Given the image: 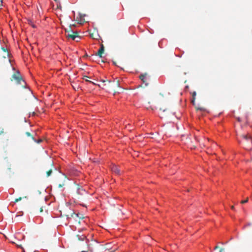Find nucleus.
<instances>
[{
	"label": "nucleus",
	"mask_w": 252,
	"mask_h": 252,
	"mask_svg": "<svg viewBox=\"0 0 252 252\" xmlns=\"http://www.w3.org/2000/svg\"><path fill=\"white\" fill-rule=\"evenodd\" d=\"M218 248V246H216L215 248H214V250L217 249Z\"/></svg>",
	"instance_id": "20"
},
{
	"label": "nucleus",
	"mask_w": 252,
	"mask_h": 252,
	"mask_svg": "<svg viewBox=\"0 0 252 252\" xmlns=\"http://www.w3.org/2000/svg\"><path fill=\"white\" fill-rule=\"evenodd\" d=\"M248 201V198L246 199H245V200H242L241 201V203L242 204H243V203H245L246 202H247Z\"/></svg>",
	"instance_id": "14"
},
{
	"label": "nucleus",
	"mask_w": 252,
	"mask_h": 252,
	"mask_svg": "<svg viewBox=\"0 0 252 252\" xmlns=\"http://www.w3.org/2000/svg\"><path fill=\"white\" fill-rule=\"evenodd\" d=\"M26 134L29 136H30L31 135V134L29 132H27Z\"/></svg>",
	"instance_id": "19"
},
{
	"label": "nucleus",
	"mask_w": 252,
	"mask_h": 252,
	"mask_svg": "<svg viewBox=\"0 0 252 252\" xmlns=\"http://www.w3.org/2000/svg\"><path fill=\"white\" fill-rule=\"evenodd\" d=\"M231 209H232V210H234V206H231Z\"/></svg>",
	"instance_id": "22"
},
{
	"label": "nucleus",
	"mask_w": 252,
	"mask_h": 252,
	"mask_svg": "<svg viewBox=\"0 0 252 252\" xmlns=\"http://www.w3.org/2000/svg\"><path fill=\"white\" fill-rule=\"evenodd\" d=\"M21 198H20L19 199H16V202H17V201H18L19 200H21Z\"/></svg>",
	"instance_id": "21"
},
{
	"label": "nucleus",
	"mask_w": 252,
	"mask_h": 252,
	"mask_svg": "<svg viewBox=\"0 0 252 252\" xmlns=\"http://www.w3.org/2000/svg\"><path fill=\"white\" fill-rule=\"evenodd\" d=\"M73 215H75L76 217H79V213H76L75 212H73L72 213V214L71 215V216L72 217H74Z\"/></svg>",
	"instance_id": "11"
},
{
	"label": "nucleus",
	"mask_w": 252,
	"mask_h": 252,
	"mask_svg": "<svg viewBox=\"0 0 252 252\" xmlns=\"http://www.w3.org/2000/svg\"><path fill=\"white\" fill-rule=\"evenodd\" d=\"M244 139L246 140H249L251 143H252V138L251 136L245 135Z\"/></svg>",
	"instance_id": "6"
},
{
	"label": "nucleus",
	"mask_w": 252,
	"mask_h": 252,
	"mask_svg": "<svg viewBox=\"0 0 252 252\" xmlns=\"http://www.w3.org/2000/svg\"><path fill=\"white\" fill-rule=\"evenodd\" d=\"M224 251V249H221L220 250V252H223Z\"/></svg>",
	"instance_id": "18"
},
{
	"label": "nucleus",
	"mask_w": 252,
	"mask_h": 252,
	"mask_svg": "<svg viewBox=\"0 0 252 252\" xmlns=\"http://www.w3.org/2000/svg\"><path fill=\"white\" fill-rule=\"evenodd\" d=\"M77 237H78L79 240H82V241H83L86 239V236L84 235H82L81 236L79 235H78Z\"/></svg>",
	"instance_id": "7"
},
{
	"label": "nucleus",
	"mask_w": 252,
	"mask_h": 252,
	"mask_svg": "<svg viewBox=\"0 0 252 252\" xmlns=\"http://www.w3.org/2000/svg\"><path fill=\"white\" fill-rule=\"evenodd\" d=\"M197 110H199L201 111H205V109L204 108H200V107H199V108H197Z\"/></svg>",
	"instance_id": "15"
},
{
	"label": "nucleus",
	"mask_w": 252,
	"mask_h": 252,
	"mask_svg": "<svg viewBox=\"0 0 252 252\" xmlns=\"http://www.w3.org/2000/svg\"><path fill=\"white\" fill-rule=\"evenodd\" d=\"M104 52V47L103 46H102L99 50L98 51V55L100 57H102L101 55Z\"/></svg>",
	"instance_id": "5"
},
{
	"label": "nucleus",
	"mask_w": 252,
	"mask_h": 252,
	"mask_svg": "<svg viewBox=\"0 0 252 252\" xmlns=\"http://www.w3.org/2000/svg\"><path fill=\"white\" fill-rule=\"evenodd\" d=\"M74 32L71 31V32L69 31H65V35L68 39H75L76 38H78V36L73 34Z\"/></svg>",
	"instance_id": "3"
},
{
	"label": "nucleus",
	"mask_w": 252,
	"mask_h": 252,
	"mask_svg": "<svg viewBox=\"0 0 252 252\" xmlns=\"http://www.w3.org/2000/svg\"><path fill=\"white\" fill-rule=\"evenodd\" d=\"M13 78L17 81V82L18 84H22V82H23L24 84H26L24 80L22 79L21 78V75L19 71H17L16 73L14 74L13 75Z\"/></svg>",
	"instance_id": "1"
},
{
	"label": "nucleus",
	"mask_w": 252,
	"mask_h": 252,
	"mask_svg": "<svg viewBox=\"0 0 252 252\" xmlns=\"http://www.w3.org/2000/svg\"><path fill=\"white\" fill-rule=\"evenodd\" d=\"M2 132H3V131H1V132L0 133V134H1Z\"/></svg>",
	"instance_id": "24"
},
{
	"label": "nucleus",
	"mask_w": 252,
	"mask_h": 252,
	"mask_svg": "<svg viewBox=\"0 0 252 252\" xmlns=\"http://www.w3.org/2000/svg\"><path fill=\"white\" fill-rule=\"evenodd\" d=\"M111 169L113 173L116 175H120L121 174L122 171L119 169V167L115 164L111 166Z\"/></svg>",
	"instance_id": "2"
},
{
	"label": "nucleus",
	"mask_w": 252,
	"mask_h": 252,
	"mask_svg": "<svg viewBox=\"0 0 252 252\" xmlns=\"http://www.w3.org/2000/svg\"><path fill=\"white\" fill-rule=\"evenodd\" d=\"M82 205L83 206H84V207H86V206H85V205H84V204H82Z\"/></svg>",
	"instance_id": "23"
},
{
	"label": "nucleus",
	"mask_w": 252,
	"mask_h": 252,
	"mask_svg": "<svg viewBox=\"0 0 252 252\" xmlns=\"http://www.w3.org/2000/svg\"><path fill=\"white\" fill-rule=\"evenodd\" d=\"M28 24L30 26H31L32 28H36L35 25H34L33 24V23L32 22V20H28Z\"/></svg>",
	"instance_id": "9"
},
{
	"label": "nucleus",
	"mask_w": 252,
	"mask_h": 252,
	"mask_svg": "<svg viewBox=\"0 0 252 252\" xmlns=\"http://www.w3.org/2000/svg\"><path fill=\"white\" fill-rule=\"evenodd\" d=\"M139 78L141 80V81H142L143 83H146L147 80L146 74H141L139 76Z\"/></svg>",
	"instance_id": "4"
},
{
	"label": "nucleus",
	"mask_w": 252,
	"mask_h": 252,
	"mask_svg": "<svg viewBox=\"0 0 252 252\" xmlns=\"http://www.w3.org/2000/svg\"><path fill=\"white\" fill-rule=\"evenodd\" d=\"M89 242V240L88 239H86V243L87 244V245L88 246V247H89V249L92 251V250L91 249L90 247V244H89L88 243Z\"/></svg>",
	"instance_id": "17"
},
{
	"label": "nucleus",
	"mask_w": 252,
	"mask_h": 252,
	"mask_svg": "<svg viewBox=\"0 0 252 252\" xmlns=\"http://www.w3.org/2000/svg\"><path fill=\"white\" fill-rule=\"evenodd\" d=\"M52 170H50L48 171H47V177H49V176H50V175L52 174Z\"/></svg>",
	"instance_id": "13"
},
{
	"label": "nucleus",
	"mask_w": 252,
	"mask_h": 252,
	"mask_svg": "<svg viewBox=\"0 0 252 252\" xmlns=\"http://www.w3.org/2000/svg\"><path fill=\"white\" fill-rule=\"evenodd\" d=\"M33 139L34 140L35 142H36L37 143H40L42 141V140L41 139H39L38 140H36L34 138H33Z\"/></svg>",
	"instance_id": "12"
},
{
	"label": "nucleus",
	"mask_w": 252,
	"mask_h": 252,
	"mask_svg": "<svg viewBox=\"0 0 252 252\" xmlns=\"http://www.w3.org/2000/svg\"><path fill=\"white\" fill-rule=\"evenodd\" d=\"M80 37L79 36H78V38H76L75 39H73L72 40H74V41H76L77 42L79 41V40L80 39Z\"/></svg>",
	"instance_id": "16"
},
{
	"label": "nucleus",
	"mask_w": 252,
	"mask_h": 252,
	"mask_svg": "<svg viewBox=\"0 0 252 252\" xmlns=\"http://www.w3.org/2000/svg\"><path fill=\"white\" fill-rule=\"evenodd\" d=\"M196 94V92H193V93H192V99L191 100V102L193 104H194V103Z\"/></svg>",
	"instance_id": "8"
},
{
	"label": "nucleus",
	"mask_w": 252,
	"mask_h": 252,
	"mask_svg": "<svg viewBox=\"0 0 252 252\" xmlns=\"http://www.w3.org/2000/svg\"><path fill=\"white\" fill-rule=\"evenodd\" d=\"M85 190L84 189H77V192L79 194H82L83 192H85Z\"/></svg>",
	"instance_id": "10"
}]
</instances>
